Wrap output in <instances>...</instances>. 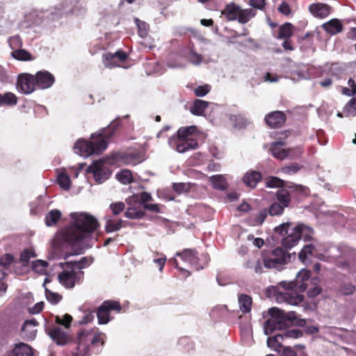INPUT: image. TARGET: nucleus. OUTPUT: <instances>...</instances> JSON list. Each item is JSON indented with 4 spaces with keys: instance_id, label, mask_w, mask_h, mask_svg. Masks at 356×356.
<instances>
[{
    "instance_id": "30",
    "label": "nucleus",
    "mask_w": 356,
    "mask_h": 356,
    "mask_svg": "<svg viewBox=\"0 0 356 356\" xmlns=\"http://www.w3.org/2000/svg\"><path fill=\"white\" fill-rule=\"evenodd\" d=\"M323 29L331 35H335L343 30V26L338 19H332L323 25Z\"/></svg>"
},
{
    "instance_id": "33",
    "label": "nucleus",
    "mask_w": 356,
    "mask_h": 356,
    "mask_svg": "<svg viewBox=\"0 0 356 356\" xmlns=\"http://www.w3.org/2000/svg\"><path fill=\"white\" fill-rule=\"evenodd\" d=\"M196 129L197 128L195 126L179 128L177 131V140L193 139L191 136L196 131Z\"/></svg>"
},
{
    "instance_id": "57",
    "label": "nucleus",
    "mask_w": 356,
    "mask_h": 356,
    "mask_svg": "<svg viewBox=\"0 0 356 356\" xmlns=\"http://www.w3.org/2000/svg\"><path fill=\"white\" fill-rule=\"evenodd\" d=\"M14 261V257L11 254H4L0 257V266L7 268Z\"/></svg>"
},
{
    "instance_id": "9",
    "label": "nucleus",
    "mask_w": 356,
    "mask_h": 356,
    "mask_svg": "<svg viewBox=\"0 0 356 356\" xmlns=\"http://www.w3.org/2000/svg\"><path fill=\"white\" fill-rule=\"evenodd\" d=\"M280 136L277 138L278 140L272 144L270 148L271 154L276 159L283 160L289 155V149H282L281 146L285 145L284 140L291 135V131L285 130L278 134Z\"/></svg>"
},
{
    "instance_id": "47",
    "label": "nucleus",
    "mask_w": 356,
    "mask_h": 356,
    "mask_svg": "<svg viewBox=\"0 0 356 356\" xmlns=\"http://www.w3.org/2000/svg\"><path fill=\"white\" fill-rule=\"evenodd\" d=\"M116 179L123 184H128L132 181V172L129 170H123L117 173Z\"/></svg>"
},
{
    "instance_id": "3",
    "label": "nucleus",
    "mask_w": 356,
    "mask_h": 356,
    "mask_svg": "<svg viewBox=\"0 0 356 356\" xmlns=\"http://www.w3.org/2000/svg\"><path fill=\"white\" fill-rule=\"evenodd\" d=\"M106 339V334L97 327L82 328L76 334V348L72 354L74 356H90L91 349L98 353Z\"/></svg>"
},
{
    "instance_id": "26",
    "label": "nucleus",
    "mask_w": 356,
    "mask_h": 356,
    "mask_svg": "<svg viewBox=\"0 0 356 356\" xmlns=\"http://www.w3.org/2000/svg\"><path fill=\"white\" fill-rule=\"evenodd\" d=\"M121 119L117 118L113 120L109 125L103 130L102 133L99 134L100 136L104 137L105 139L109 140L119 129L121 126Z\"/></svg>"
},
{
    "instance_id": "34",
    "label": "nucleus",
    "mask_w": 356,
    "mask_h": 356,
    "mask_svg": "<svg viewBox=\"0 0 356 356\" xmlns=\"http://www.w3.org/2000/svg\"><path fill=\"white\" fill-rule=\"evenodd\" d=\"M209 181L215 189L224 191L227 188V180L222 175H213L209 178Z\"/></svg>"
},
{
    "instance_id": "51",
    "label": "nucleus",
    "mask_w": 356,
    "mask_h": 356,
    "mask_svg": "<svg viewBox=\"0 0 356 356\" xmlns=\"http://www.w3.org/2000/svg\"><path fill=\"white\" fill-rule=\"evenodd\" d=\"M285 208L286 207H284L281 204L278 203L277 202H275L270 205L267 209V211L270 216H280L284 213Z\"/></svg>"
},
{
    "instance_id": "20",
    "label": "nucleus",
    "mask_w": 356,
    "mask_h": 356,
    "mask_svg": "<svg viewBox=\"0 0 356 356\" xmlns=\"http://www.w3.org/2000/svg\"><path fill=\"white\" fill-rule=\"evenodd\" d=\"M262 179L261 174L255 170L246 172L243 177V183L250 188H254Z\"/></svg>"
},
{
    "instance_id": "29",
    "label": "nucleus",
    "mask_w": 356,
    "mask_h": 356,
    "mask_svg": "<svg viewBox=\"0 0 356 356\" xmlns=\"http://www.w3.org/2000/svg\"><path fill=\"white\" fill-rule=\"evenodd\" d=\"M198 147V143L195 139L177 140L176 149L179 153H184L190 149H195Z\"/></svg>"
},
{
    "instance_id": "22",
    "label": "nucleus",
    "mask_w": 356,
    "mask_h": 356,
    "mask_svg": "<svg viewBox=\"0 0 356 356\" xmlns=\"http://www.w3.org/2000/svg\"><path fill=\"white\" fill-rule=\"evenodd\" d=\"M286 187L289 188L293 197L298 198L305 197L308 196L309 194V188L303 185L296 184L293 182H288Z\"/></svg>"
},
{
    "instance_id": "45",
    "label": "nucleus",
    "mask_w": 356,
    "mask_h": 356,
    "mask_svg": "<svg viewBox=\"0 0 356 356\" xmlns=\"http://www.w3.org/2000/svg\"><path fill=\"white\" fill-rule=\"evenodd\" d=\"M48 265V263L45 261L36 260L32 263L31 267L34 272L40 275H45Z\"/></svg>"
},
{
    "instance_id": "61",
    "label": "nucleus",
    "mask_w": 356,
    "mask_h": 356,
    "mask_svg": "<svg viewBox=\"0 0 356 356\" xmlns=\"http://www.w3.org/2000/svg\"><path fill=\"white\" fill-rule=\"evenodd\" d=\"M268 211L267 209H264L262 210H260L258 213L255 215L254 217V224L257 225H261L264 220H266L267 216H268Z\"/></svg>"
},
{
    "instance_id": "28",
    "label": "nucleus",
    "mask_w": 356,
    "mask_h": 356,
    "mask_svg": "<svg viewBox=\"0 0 356 356\" xmlns=\"http://www.w3.org/2000/svg\"><path fill=\"white\" fill-rule=\"evenodd\" d=\"M239 8L238 5L232 2L225 6L221 14L225 15L228 21H235L238 19Z\"/></svg>"
},
{
    "instance_id": "23",
    "label": "nucleus",
    "mask_w": 356,
    "mask_h": 356,
    "mask_svg": "<svg viewBox=\"0 0 356 356\" xmlns=\"http://www.w3.org/2000/svg\"><path fill=\"white\" fill-rule=\"evenodd\" d=\"M105 231L107 233L117 232L119 231L122 227H126V222L121 219L115 220L112 219L111 216H106L105 217Z\"/></svg>"
},
{
    "instance_id": "10",
    "label": "nucleus",
    "mask_w": 356,
    "mask_h": 356,
    "mask_svg": "<svg viewBox=\"0 0 356 356\" xmlns=\"http://www.w3.org/2000/svg\"><path fill=\"white\" fill-rule=\"evenodd\" d=\"M87 172L92 173L95 180L99 184L103 183L111 175V171L101 161H94L88 168Z\"/></svg>"
},
{
    "instance_id": "52",
    "label": "nucleus",
    "mask_w": 356,
    "mask_h": 356,
    "mask_svg": "<svg viewBox=\"0 0 356 356\" xmlns=\"http://www.w3.org/2000/svg\"><path fill=\"white\" fill-rule=\"evenodd\" d=\"M45 296H46L47 300L54 305H56L62 299L61 295H60L57 293H54V292L50 291L49 289H47L46 287H45Z\"/></svg>"
},
{
    "instance_id": "16",
    "label": "nucleus",
    "mask_w": 356,
    "mask_h": 356,
    "mask_svg": "<svg viewBox=\"0 0 356 356\" xmlns=\"http://www.w3.org/2000/svg\"><path fill=\"white\" fill-rule=\"evenodd\" d=\"M331 10V6L323 3H314L309 6V10L311 14L318 18L327 17L330 14Z\"/></svg>"
},
{
    "instance_id": "21",
    "label": "nucleus",
    "mask_w": 356,
    "mask_h": 356,
    "mask_svg": "<svg viewBox=\"0 0 356 356\" xmlns=\"http://www.w3.org/2000/svg\"><path fill=\"white\" fill-rule=\"evenodd\" d=\"M74 148L76 153L82 156H88L94 154L92 142L86 140H78Z\"/></svg>"
},
{
    "instance_id": "42",
    "label": "nucleus",
    "mask_w": 356,
    "mask_h": 356,
    "mask_svg": "<svg viewBox=\"0 0 356 356\" xmlns=\"http://www.w3.org/2000/svg\"><path fill=\"white\" fill-rule=\"evenodd\" d=\"M277 339H284L282 334H276L273 337H269L267 339V345L271 349L280 353L282 348V343H277Z\"/></svg>"
},
{
    "instance_id": "39",
    "label": "nucleus",
    "mask_w": 356,
    "mask_h": 356,
    "mask_svg": "<svg viewBox=\"0 0 356 356\" xmlns=\"http://www.w3.org/2000/svg\"><path fill=\"white\" fill-rule=\"evenodd\" d=\"M17 97L11 92H6L1 94L0 104L1 106H14L17 104Z\"/></svg>"
},
{
    "instance_id": "1",
    "label": "nucleus",
    "mask_w": 356,
    "mask_h": 356,
    "mask_svg": "<svg viewBox=\"0 0 356 356\" xmlns=\"http://www.w3.org/2000/svg\"><path fill=\"white\" fill-rule=\"evenodd\" d=\"M70 217L72 222L56 234L51 245L56 250L70 247L74 254H81L88 248L83 245V240L90 237L99 224L88 213H72Z\"/></svg>"
},
{
    "instance_id": "63",
    "label": "nucleus",
    "mask_w": 356,
    "mask_h": 356,
    "mask_svg": "<svg viewBox=\"0 0 356 356\" xmlns=\"http://www.w3.org/2000/svg\"><path fill=\"white\" fill-rule=\"evenodd\" d=\"M202 55L196 53L194 51H191L190 55H189V61L194 64V65H199L202 61Z\"/></svg>"
},
{
    "instance_id": "18",
    "label": "nucleus",
    "mask_w": 356,
    "mask_h": 356,
    "mask_svg": "<svg viewBox=\"0 0 356 356\" xmlns=\"http://www.w3.org/2000/svg\"><path fill=\"white\" fill-rule=\"evenodd\" d=\"M175 256L181 257L183 261L188 262L192 266L198 264V253L195 249H184L181 252H177Z\"/></svg>"
},
{
    "instance_id": "62",
    "label": "nucleus",
    "mask_w": 356,
    "mask_h": 356,
    "mask_svg": "<svg viewBox=\"0 0 356 356\" xmlns=\"http://www.w3.org/2000/svg\"><path fill=\"white\" fill-rule=\"evenodd\" d=\"M162 207H163V206L160 204H152V203H148L147 204H145L143 207L145 210H147V211L152 212V213H161Z\"/></svg>"
},
{
    "instance_id": "41",
    "label": "nucleus",
    "mask_w": 356,
    "mask_h": 356,
    "mask_svg": "<svg viewBox=\"0 0 356 356\" xmlns=\"http://www.w3.org/2000/svg\"><path fill=\"white\" fill-rule=\"evenodd\" d=\"M134 22L138 28V35L142 38H146L149 30V24L144 21L140 20L137 17L134 18Z\"/></svg>"
},
{
    "instance_id": "64",
    "label": "nucleus",
    "mask_w": 356,
    "mask_h": 356,
    "mask_svg": "<svg viewBox=\"0 0 356 356\" xmlns=\"http://www.w3.org/2000/svg\"><path fill=\"white\" fill-rule=\"evenodd\" d=\"M290 223L284 222L275 228V232L280 235H285L289 234Z\"/></svg>"
},
{
    "instance_id": "31",
    "label": "nucleus",
    "mask_w": 356,
    "mask_h": 356,
    "mask_svg": "<svg viewBox=\"0 0 356 356\" xmlns=\"http://www.w3.org/2000/svg\"><path fill=\"white\" fill-rule=\"evenodd\" d=\"M208 106V102L197 99L191 106L190 111L195 115H202Z\"/></svg>"
},
{
    "instance_id": "4",
    "label": "nucleus",
    "mask_w": 356,
    "mask_h": 356,
    "mask_svg": "<svg viewBox=\"0 0 356 356\" xmlns=\"http://www.w3.org/2000/svg\"><path fill=\"white\" fill-rule=\"evenodd\" d=\"M268 314L271 316L264 324V332L266 335L271 334L275 330H282L296 323L300 327L306 326V321L299 318L295 312L285 313L284 310L277 307L268 309Z\"/></svg>"
},
{
    "instance_id": "5",
    "label": "nucleus",
    "mask_w": 356,
    "mask_h": 356,
    "mask_svg": "<svg viewBox=\"0 0 356 356\" xmlns=\"http://www.w3.org/2000/svg\"><path fill=\"white\" fill-rule=\"evenodd\" d=\"M264 254V267L266 269L278 268L291 260L290 254L279 247Z\"/></svg>"
},
{
    "instance_id": "24",
    "label": "nucleus",
    "mask_w": 356,
    "mask_h": 356,
    "mask_svg": "<svg viewBox=\"0 0 356 356\" xmlns=\"http://www.w3.org/2000/svg\"><path fill=\"white\" fill-rule=\"evenodd\" d=\"M264 256L265 254H262L261 258L248 259L245 264V268L253 269L257 274L264 273Z\"/></svg>"
},
{
    "instance_id": "12",
    "label": "nucleus",
    "mask_w": 356,
    "mask_h": 356,
    "mask_svg": "<svg viewBox=\"0 0 356 356\" xmlns=\"http://www.w3.org/2000/svg\"><path fill=\"white\" fill-rule=\"evenodd\" d=\"M286 116L283 111H275L268 113L265 115L264 121L266 125L270 129H278L282 127L286 122Z\"/></svg>"
},
{
    "instance_id": "49",
    "label": "nucleus",
    "mask_w": 356,
    "mask_h": 356,
    "mask_svg": "<svg viewBox=\"0 0 356 356\" xmlns=\"http://www.w3.org/2000/svg\"><path fill=\"white\" fill-rule=\"evenodd\" d=\"M316 248L312 244L305 245L298 254V258L302 262H305L307 256H313Z\"/></svg>"
},
{
    "instance_id": "2",
    "label": "nucleus",
    "mask_w": 356,
    "mask_h": 356,
    "mask_svg": "<svg viewBox=\"0 0 356 356\" xmlns=\"http://www.w3.org/2000/svg\"><path fill=\"white\" fill-rule=\"evenodd\" d=\"M311 272L309 270L302 269L292 282L283 281L280 285L285 291H279L276 294V300L278 303L285 302L291 305H298L304 300L302 295L298 294L294 291H305L307 287Z\"/></svg>"
},
{
    "instance_id": "27",
    "label": "nucleus",
    "mask_w": 356,
    "mask_h": 356,
    "mask_svg": "<svg viewBox=\"0 0 356 356\" xmlns=\"http://www.w3.org/2000/svg\"><path fill=\"white\" fill-rule=\"evenodd\" d=\"M121 119L117 118L113 120L109 125L103 130L102 133L99 134L100 136L104 137L105 139L109 140L119 129L121 126Z\"/></svg>"
},
{
    "instance_id": "56",
    "label": "nucleus",
    "mask_w": 356,
    "mask_h": 356,
    "mask_svg": "<svg viewBox=\"0 0 356 356\" xmlns=\"http://www.w3.org/2000/svg\"><path fill=\"white\" fill-rule=\"evenodd\" d=\"M110 209L113 215L118 216L125 209V204L122 202H113L110 204Z\"/></svg>"
},
{
    "instance_id": "6",
    "label": "nucleus",
    "mask_w": 356,
    "mask_h": 356,
    "mask_svg": "<svg viewBox=\"0 0 356 356\" xmlns=\"http://www.w3.org/2000/svg\"><path fill=\"white\" fill-rule=\"evenodd\" d=\"M122 306L119 301L108 300L104 301L97 309V316L99 324H106L111 321L110 314L111 312L120 313L122 311Z\"/></svg>"
},
{
    "instance_id": "11",
    "label": "nucleus",
    "mask_w": 356,
    "mask_h": 356,
    "mask_svg": "<svg viewBox=\"0 0 356 356\" xmlns=\"http://www.w3.org/2000/svg\"><path fill=\"white\" fill-rule=\"evenodd\" d=\"M46 331L52 341L58 346H65L71 339L69 334L58 325H52L46 328Z\"/></svg>"
},
{
    "instance_id": "43",
    "label": "nucleus",
    "mask_w": 356,
    "mask_h": 356,
    "mask_svg": "<svg viewBox=\"0 0 356 356\" xmlns=\"http://www.w3.org/2000/svg\"><path fill=\"white\" fill-rule=\"evenodd\" d=\"M57 181L60 188L68 191L71 186V180L66 172H60L58 175Z\"/></svg>"
},
{
    "instance_id": "25",
    "label": "nucleus",
    "mask_w": 356,
    "mask_h": 356,
    "mask_svg": "<svg viewBox=\"0 0 356 356\" xmlns=\"http://www.w3.org/2000/svg\"><path fill=\"white\" fill-rule=\"evenodd\" d=\"M13 356H33V349L28 344L19 342L12 350Z\"/></svg>"
},
{
    "instance_id": "46",
    "label": "nucleus",
    "mask_w": 356,
    "mask_h": 356,
    "mask_svg": "<svg viewBox=\"0 0 356 356\" xmlns=\"http://www.w3.org/2000/svg\"><path fill=\"white\" fill-rule=\"evenodd\" d=\"M356 291V287L352 283H341L338 287V292L343 296L353 295Z\"/></svg>"
},
{
    "instance_id": "32",
    "label": "nucleus",
    "mask_w": 356,
    "mask_h": 356,
    "mask_svg": "<svg viewBox=\"0 0 356 356\" xmlns=\"http://www.w3.org/2000/svg\"><path fill=\"white\" fill-rule=\"evenodd\" d=\"M294 26L289 22H285L279 28L277 39H289L293 34Z\"/></svg>"
},
{
    "instance_id": "54",
    "label": "nucleus",
    "mask_w": 356,
    "mask_h": 356,
    "mask_svg": "<svg viewBox=\"0 0 356 356\" xmlns=\"http://www.w3.org/2000/svg\"><path fill=\"white\" fill-rule=\"evenodd\" d=\"M121 159L126 164L129 165H136L139 162V156L136 154H124Z\"/></svg>"
},
{
    "instance_id": "48",
    "label": "nucleus",
    "mask_w": 356,
    "mask_h": 356,
    "mask_svg": "<svg viewBox=\"0 0 356 356\" xmlns=\"http://www.w3.org/2000/svg\"><path fill=\"white\" fill-rule=\"evenodd\" d=\"M13 56L19 60L28 61L33 60L32 55L24 49H17L12 53Z\"/></svg>"
},
{
    "instance_id": "60",
    "label": "nucleus",
    "mask_w": 356,
    "mask_h": 356,
    "mask_svg": "<svg viewBox=\"0 0 356 356\" xmlns=\"http://www.w3.org/2000/svg\"><path fill=\"white\" fill-rule=\"evenodd\" d=\"M300 166L298 163H295L282 168V172L287 175H293L296 173L299 170H300Z\"/></svg>"
},
{
    "instance_id": "13",
    "label": "nucleus",
    "mask_w": 356,
    "mask_h": 356,
    "mask_svg": "<svg viewBox=\"0 0 356 356\" xmlns=\"http://www.w3.org/2000/svg\"><path fill=\"white\" fill-rule=\"evenodd\" d=\"M302 226L297 225L282 240V245L286 249H291L297 245L302 237Z\"/></svg>"
},
{
    "instance_id": "50",
    "label": "nucleus",
    "mask_w": 356,
    "mask_h": 356,
    "mask_svg": "<svg viewBox=\"0 0 356 356\" xmlns=\"http://www.w3.org/2000/svg\"><path fill=\"white\" fill-rule=\"evenodd\" d=\"M102 60L106 67L113 68L116 66H118V64L115 60L116 58H115L113 53L106 52L104 54L102 55Z\"/></svg>"
},
{
    "instance_id": "44",
    "label": "nucleus",
    "mask_w": 356,
    "mask_h": 356,
    "mask_svg": "<svg viewBox=\"0 0 356 356\" xmlns=\"http://www.w3.org/2000/svg\"><path fill=\"white\" fill-rule=\"evenodd\" d=\"M145 212L136 208H128L124 212V216L129 219H142L145 217Z\"/></svg>"
},
{
    "instance_id": "55",
    "label": "nucleus",
    "mask_w": 356,
    "mask_h": 356,
    "mask_svg": "<svg viewBox=\"0 0 356 356\" xmlns=\"http://www.w3.org/2000/svg\"><path fill=\"white\" fill-rule=\"evenodd\" d=\"M211 87L209 84L200 86L194 89L193 92L196 97H204L211 91Z\"/></svg>"
},
{
    "instance_id": "38",
    "label": "nucleus",
    "mask_w": 356,
    "mask_h": 356,
    "mask_svg": "<svg viewBox=\"0 0 356 356\" xmlns=\"http://www.w3.org/2000/svg\"><path fill=\"white\" fill-rule=\"evenodd\" d=\"M106 139L99 135L97 139H94L92 142L94 154H99L103 152L107 147L108 143Z\"/></svg>"
},
{
    "instance_id": "35",
    "label": "nucleus",
    "mask_w": 356,
    "mask_h": 356,
    "mask_svg": "<svg viewBox=\"0 0 356 356\" xmlns=\"http://www.w3.org/2000/svg\"><path fill=\"white\" fill-rule=\"evenodd\" d=\"M237 21L240 24H246L256 15V11L252 8L242 9L241 7L238 11Z\"/></svg>"
},
{
    "instance_id": "59",
    "label": "nucleus",
    "mask_w": 356,
    "mask_h": 356,
    "mask_svg": "<svg viewBox=\"0 0 356 356\" xmlns=\"http://www.w3.org/2000/svg\"><path fill=\"white\" fill-rule=\"evenodd\" d=\"M35 257V254L30 249L24 250L20 254V261L23 264H28L31 257Z\"/></svg>"
},
{
    "instance_id": "17",
    "label": "nucleus",
    "mask_w": 356,
    "mask_h": 356,
    "mask_svg": "<svg viewBox=\"0 0 356 356\" xmlns=\"http://www.w3.org/2000/svg\"><path fill=\"white\" fill-rule=\"evenodd\" d=\"M93 261L92 258L86 257H82L79 261H68L65 263H60L61 267L65 266L68 269H74L81 270L83 268L90 266Z\"/></svg>"
},
{
    "instance_id": "36",
    "label": "nucleus",
    "mask_w": 356,
    "mask_h": 356,
    "mask_svg": "<svg viewBox=\"0 0 356 356\" xmlns=\"http://www.w3.org/2000/svg\"><path fill=\"white\" fill-rule=\"evenodd\" d=\"M288 182L275 176H270L265 179V186L267 188H277L280 189L287 186Z\"/></svg>"
},
{
    "instance_id": "58",
    "label": "nucleus",
    "mask_w": 356,
    "mask_h": 356,
    "mask_svg": "<svg viewBox=\"0 0 356 356\" xmlns=\"http://www.w3.org/2000/svg\"><path fill=\"white\" fill-rule=\"evenodd\" d=\"M283 338L298 339L302 336V332L298 329H291L284 332Z\"/></svg>"
},
{
    "instance_id": "7",
    "label": "nucleus",
    "mask_w": 356,
    "mask_h": 356,
    "mask_svg": "<svg viewBox=\"0 0 356 356\" xmlns=\"http://www.w3.org/2000/svg\"><path fill=\"white\" fill-rule=\"evenodd\" d=\"M84 273L74 269L65 270L58 275L59 282L66 289H72L75 284H80L83 280Z\"/></svg>"
},
{
    "instance_id": "15",
    "label": "nucleus",
    "mask_w": 356,
    "mask_h": 356,
    "mask_svg": "<svg viewBox=\"0 0 356 356\" xmlns=\"http://www.w3.org/2000/svg\"><path fill=\"white\" fill-rule=\"evenodd\" d=\"M38 325V322L35 319L25 321L21 329V336L24 340L33 341L37 334L36 327Z\"/></svg>"
},
{
    "instance_id": "8",
    "label": "nucleus",
    "mask_w": 356,
    "mask_h": 356,
    "mask_svg": "<svg viewBox=\"0 0 356 356\" xmlns=\"http://www.w3.org/2000/svg\"><path fill=\"white\" fill-rule=\"evenodd\" d=\"M35 75L29 73H21L17 76L16 88L24 95H30L36 89Z\"/></svg>"
},
{
    "instance_id": "40",
    "label": "nucleus",
    "mask_w": 356,
    "mask_h": 356,
    "mask_svg": "<svg viewBox=\"0 0 356 356\" xmlns=\"http://www.w3.org/2000/svg\"><path fill=\"white\" fill-rule=\"evenodd\" d=\"M61 212L58 209H53L49 211L45 217V223L47 226L56 225L61 218Z\"/></svg>"
},
{
    "instance_id": "14",
    "label": "nucleus",
    "mask_w": 356,
    "mask_h": 356,
    "mask_svg": "<svg viewBox=\"0 0 356 356\" xmlns=\"http://www.w3.org/2000/svg\"><path fill=\"white\" fill-rule=\"evenodd\" d=\"M36 87L41 90L50 88L55 82L54 76L47 70L38 71L35 74Z\"/></svg>"
},
{
    "instance_id": "53",
    "label": "nucleus",
    "mask_w": 356,
    "mask_h": 356,
    "mask_svg": "<svg viewBox=\"0 0 356 356\" xmlns=\"http://www.w3.org/2000/svg\"><path fill=\"white\" fill-rule=\"evenodd\" d=\"M72 321V317L71 315L68 314H65L63 318L57 316L55 318V322L58 325H63L65 328H69L71 325V323Z\"/></svg>"
},
{
    "instance_id": "37",
    "label": "nucleus",
    "mask_w": 356,
    "mask_h": 356,
    "mask_svg": "<svg viewBox=\"0 0 356 356\" xmlns=\"http://www.w3.org/2000/svg\"><path fill=\"white\" fill-rule=\"evenodd\" d=\"M252 303V298L250 296L245 294H241L239 296L238 304L240 309L243 313L247 314L251 311Z\"/></svg>"
},
{
    "instance_id": "19",
    "label": "nucleus",
    "mask_w": 356,
    "mask_h": 356,
    "mask_svg": "<svg viewBox=\"0 0 356 356\" xmlns=\"http://www.w3.org/2000/svg\"><path fill=\"white\" fill-rule=\"evenodd\" d=\"M275 197L278 203L287 208L291 203L293 196L289 188L286 186L276 191Z\"/></svg>"
}]
</instances>
